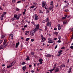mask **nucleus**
Here are the masks:
<instances>
[{"label":"nucleus","mask_w":73,"mask_h":73,"mask_svg":"<svg viewBox=\"0 0 73 73\" xmlns=\"http://www.w3.org/2000/svg\"><path fill=\"white\" fill-rule=\"evenodd\" d=\"M26 68L27 67L26 66H24L22 68L23 70L24 71H25V70L26 69Z\"/></svg>","instance_id":"16"},{"label":"nucleus","mask_w":73,"mask_h":73,"mask_svg":"<svg viewBox=\"0 0 73 73\" xmlns=\"http://www.w3.org/2000/svg\"><path fill=\"white\" fill-rule=\"evenodd\" d=\"M14 17L15 18H17V15H14Z\"/></svg>","instance_id":"29"},{"label":"nucleus","mask_w":73,"mask_h":73,"mask_svg":"<svg viewBox=\"0 0 73 73\" xmlns=\"http://www.w3.org/2000/svg\"><path fill=\"white\" fill-rule=\"evenodd\" d=\"M39 12V13H42V11L41 10H40Z\"/></svg>","instance_id":"45"},{"label":"nucleus","mask_w":73,"mask_h":73,"mask_svg":"<svg viewBox=\"0 0 73 73\" xmlns=\"http://www.w3.org/2000/svg\"><path fill=\"white\" fill-rule=\"evenodd\" d=\"M40 36H41V38H43L44 37H43V35L42 34H41Z\"/></svg>","instance_id":"37"},{"label":"nucleus","mask_w":73,"mask_h":73,"mask_svg":"<svg viewBox=\"0 0 73 73\" xmlns=\"http://www.w3.org/2000/svg\"><path fill=\"white\" fill-rule=\"evenodd\" d=\"M53 8V6H51L49 8H48V10H50V11H51L52 9Z\"/></svg>","instance_id":"7"},{"label":"nucleus","mask_w":73,"mask_h":73,"mask_svg":"<svg viewBox=\"0 0 73 73\" xmlns=\"http://www.w3.org/2000/svg\"><path fill=\"white\" fill-rule=\"evenodd\" d=\"M52 71H53V70H52L51 69V70L50 71V72L51 73H52Z\"/></svg>","instance_id":"58"},{"label":"nucleus","mask_w":73,"mask_h":73,"mask_svg":"<svg viewBox=\"0 0 73 73\" xmlns=\"http://www.w3.org/2000/svg\"><path fill=\"white\" fill-rule=\"evenodd\" d=\"M27 10L26 9H25L24 10V12H26V10Z\"/></svg>","instance_id":"62"},{"label":"nucleus","mask_w":73,"mask_h":73,"mask_svg":"<svg viewBox=\"0 0 73 73\" xmlns=\"http://www.w3.org/2000/svg\"><path fill=\"white\" fill-rule=\"evenodd\" d=\"M7 44H3V45H2V46L3 48H5V46H7Z\"/></svg>","instance_id":"22"},{"label":"nucleus","mask_w":73,"mask_h":73,"mask_svg":"<svg viewBox=\"0 0 73 73\" xmlns=\"http://www.w3.org/2000/svg\"><path fill=\"white\" fill-rule=\"evenodd\" d=\"M25 32H26L27 33H29V31H25Z\"/></svg>","instance_id":"51"},{"label":"nucleus","mask_w":73,"mask_h":73,"mask_svg":"<svg viewBox=\"0 0 73 73\" xmlns=\"http://www.w3.org/2000/svg\"><path fill=\"white\" fill-rule=\"evenodd\" d=\"M25 62H23L22 63V65H25Z\"/></svg>","instance_id":"35"},{"label":"nucleus","mask_w":73,"mask_h":73,"mask_svg":"<svg viewBox=\"0 0 73 73\" xmlns=\"http://www.w3.org/2000/svg\"><path fill=\"white\" fill-rule=\"evenodd\" d=\"M58 30H60V29H61V27L60 25H58Z\"/></svg>","instance_id":"18"},{"label":"nucleus","mask_w":73,"mask_h":73,"mask_svg":"<svg viewBox=\"0 0 73 73\" xmlns=\"http://www.w3.org/2000/svg\"><path fill=\"white\" fill-rule=\"evenodd\" d=\"M56 69V67H54L53 69H52V70H54V69Z\"/></svg>","instance_id":"46"},{"label":"nucleus","mask_w":73,"mask_h":73,"mask_svg":"<svg viewBox=\"0 0 73 73\" xmlns=\"http://www.w3.org/2000/svg\"><path fill=\"white\" fill-rule=\"evenodd\" d=\"M58 38L59 40H60L61 39V36H59L58 37Z\"/></svg>","instance_id":"28"},{"label":"nucleus","mask_w":73,"mask_h":73,"mask_svg":"<svg viewBox=\"0 0 73 73\" xmlns=\"http://www.w3.org/2000/svg\"><path fill=\"white\" fill-rule=\"evenodd\" d=\"M63 67H65V66L64 64H62L60 66V68H62Z\"/></svg>","instance_id":"21"},{"label":"nucleus","mask_w":73,"mask_h":73,"mask_svg":"<svg viewBox=\"0 0 73 73\" xmlns=\"http://www.w3.org/2000/svg\"><path fill=\"white\" fill-rule=\"evenodd\" d=\"M47 11H46V13H49V11H50V10H48V8H47Z\"/></svg>","instance_id":"31"},{"label":"nucleus","mask_w":73,"mask_h":73,"mask_svg":"<svg viewBox=\"0 0 73 73\" xmlns=\"http://www.w3.org/2000/svg\"><path fill=\"white\" fill-rule=\"evenodd\" d=\"M66 12H69V10L67 9L65 11Z\"/></svg>","instance_id":"38"},{"label":"nucleus","mask_w":73,"mask_h":73,"mask_svg":"<svg viewBox=\"0 0 73 73\" xmlns=\"http://www.w3.org/2000/svg\"><path fill=\"white\" fill-rule=\"evenodd\" d=\"M60 40H59L57 41V42H59V43H60V42H61V41Z\"/></svg>","instance_id":"36"},{"label":"nucleus","mask_w":73,"mask_h":73,"mask_svg":"<svg viewBox=\"0 0 73 73\" xmlns=\"http://www.w3.org/2000/svg\"><path fill=\"white\" fill-rule=\"evenodd\" d=\"M57 48V45L55 47V48L56 49Z\"/></svg>","instance_id":"59"},{"label":"nucleus","mask_w":73,"mask_h":73,"mask_svg":"<svg viewBox=\"0 0 73 73\" xmlns=\"http://www.w3.org/2000/svg\"><path fill=\"white\" fill-rule=\"evenodd\" d=\"M55 70H56L54 72L55 73H56L57 72H59V69H58V68H56Z\"/></svg>","instance_id":"9"},{"label":"nucleus","mask_w":73,"mask_h":73,"mask_svg":"<svg viewBox=\"0 0 73 73\" xmlns=\"http://www.w3.org/2000/svg\"><path fill=\"white\" fill-rule=\"evenodd\" d=\"M15 0H12V2H13V3H15Z\"/></svg>","instance_id":"54"},{"label":"nucleus","mask_w":73,"mask_h":73,"mask_svg":"<svg viewBox=\"0 0 73 73\" xmlns=\"http://www.w3.org/2000/svg\"><path fill=\"white\" fill-rule=\"evenodd\" d=\"M31 55L32 56H35V55H34V52H31Z\"/></svg>","instance_id":"24"},{"label":"nucleus","mask_w":73,"mask_h":73,"mask_svg":"<svg viewBox=\"0 0 73 73\" xmlns=\"http://www.w3.org/2000/svg\"><path fill=\"white\" fill-rule=\"evenodd\" d=\"M31 72L32 73H34V72H35V71L33 70H31Z\"/></svg>","instance_id":"60"},{"label":"nucleus","mask_w":73,"mask_h":73,"mask_svg":"<svg viewBox=\"0 0 73 73\" xmlns=\"http://www.w3.org/2000/svg\"><path fill=\"white\" fill-rule=\"evenodd\" d=\"M6 42H7L5 41V39L3 42V45H5V44H6Z\"/></svg>","instance_id":"25"},{"label":"nucleus","mask_w":73,"mask_h":73,"mask_svg":"<svg viewBox=\"0 0 73 73\" xmlns=\"http://www.w3.org/2000/svg\"><path fill=\"white\" fill-rule=\"evenodd\" d=\"M42 7H44L45 6V3L44 2H42Z\"/></svg>","instance_id":"12"},{"label":"nucleus","mask_w":73,"mask_h":73,"mask_svg":"<svg viewBox=\"0 0 73 73\" xmlns=\"http://www.w3.org/2000/svg\"><path fill=\"white\" fill-rule=\"evenodd\" d=\"M33 4L35 6H36L37 5V3H33Z\"/></svg>","instance_id":"34"},{"label":"nucleus","mask_w":73,"mask_h":73,"mask_svg":"<svg viewBox=\"0 0 73 73\" xmlns=\"http://www.w3.org/2000/svg\"><path fill=\"white\" fill-rule=\"evenodd\" d=\"M23 15H24L25 14V12H23Z\"/></svg>","instance_id":"61"},{"label":"nucleus","mask_w":73,"mask_h":73,"mask_svg":"<svg viewBox=\"0 0 73 73\" xmlns=\"http://www.w3.org/2000/svg\"><path fill=\"white\" fill-rule=\"evenodd\" d=\"M22 14H19L18 15V17L16 19V20H19V19H20V17H21V16Z\"/></svg>","instance_id":"6"},{"label":"nucleus","mask_w":73,"mask_h":73,"mask_svg":"<svg viewBox=\"0 0 73 73\" xmlns=\"http://www.w3.org/2000/svg\"><path fill=\"white\" fill-rule=\"evenodd\" d=\"M27 58H26V61H28V60H29L30 59H29V56H27Z\"/></svg>","instance_id":"14"},{"label":"nucleus","mask_w":73,"mask_h":73,"mask_svg":"<svg viewBox=\"0 0 73 73\" xmlns=\"http://www.w3.org/2000/svg\"><path fill=\"white\" fill-rule=\"evenodd\" d=\"M4 14H2L1 15V17H4Z\"/></svg>","instance_id":"42"},{"label":"nucleus","mask_w":73,"mask_h":73,"mask_svg":"<svg viewBox=\"0 0 73 73\" xmlns=\"http://www.w3.org/2000/svg\"><path fill=\"white\" fill-rule=\"evenodd\" d=\"M51 24H52V22H47V24H46L47 27H49V26H51Z\"/></svg>","instance_id":"5"},{"label":"nucleus","mask_w":73,"mask_h":73,"mask_svg":"<svg viewBox=\"0 0 73 73\" xmlns=\"http://www.w3.org/2000/svg\"><path fill=\"white\" fill-rule=\"evenodd\" d=\"M43 60L42 59H40L39 60V62H42Z\"/></svg>","instance_id":"23"},{"label":"nucleus","mask_w":73,"mask_h":73,"mask_svg":"<svg viewBox=\"0 0 73 73\" xmlns=\"http://www.w3.org/2000/svg\"><path fill=\"white\" fill-rule=\"evenodd\" d=\"M30 40V38H27L26 40V41H28V40Z\"/></svg>","instance_id":"30"},{"label":"nucleus","mask_w":73,"mask_h":73,"mask_svg":"<svg viewBox=\"0 0 73 73\" xmlns=\"http://www.w3.org/2000/svg\"><path fill=\"white\" fill-rule=\"evenodd\" d=\"M16 11H20V9H18V8H17L16 9Z\"/></svg>","instance_id":"32"},{"label":"nucleus","mask_w":73,"mask_h":73,"mask_svg":"<svg viewBox=\"0 0 73 73\" xmlns=\"http://www.w3.org/2000/svg\"><path fill=\"white\" fill-rule=\"evenodd\" d=\"M64 16H65V17H66H66H68V15H64Z\"/></svg>","instance_id":"49"},{"label":"nucleus","mask_w":73,"mask_h":73,"mask_svg":"<svg viewBox=\"0 0 73 73\" xmlns=\"http://www.w3.org/2000/svg\"><path fill=\"white\" fill-rule=\"evenodd\" d=\"M9 36L11 37V39H13V34H10L9 35Z\"/></svg>","instance_id":"15"},{"label":"nucleus","mask_w":73,"mask_h":73,"mask_svg":"<svg viewBox=\"0 0 73 73\" xmlns=\"http://www.w3.org/2000/svg\"><path fill=\"white\" fill-rule=\"evenodd\" d=\"M15 64V63L14 61L13 62L11 63L10 64L9 66H7V68L8 69V68H10V67H11L12 66H13V65H14Z\"/></svg>","instance_id":"2"},{"label":"nucleus","mask_w":73,"mask_h":73,"mask_svg":"<svg viewBox=\"0 0 73 73\" xmlns=\"http://www.w3.org/2000/svg\"><path fill=\"white\" fill-rule=\"evenodd\" d=\"M31 23L32 24H35V22H34L33 21H32L31 22Z\"/></svg>","instance_id":"53"},{"label":"nucleus","mask_w":73,"mask_h":73,"mask_svg":"<svg viewBox=\"0 0 73 73\" xmlns=\"http://www.w3.org/2000/svg\"><path fill=\"white\" fill-rule=\"evenodd\" d=\"M38 19H39V18H38V17L37 15V14H35L34 16V20H35L36 21V20H38Z\"/></svg>","instance_id":"3"},{"label":"nucleus","mask_w":73,"mask_h":73,"mask_svg":"<svg viewBox=\"0 0 73 73\" xmlns=\"http://www.w3.org/2000/svg\"><path fill=\"white\" fill-rule=\"evenodd\" d=\"M29 68H31L32 67V65H29Z\"/></svg>","instance_id":"64"},{"label":"nucleus","mask_w":73,"mask_h":73,"mask_svg":"<svg viewBox=\"0 0 73 73\" xmlns=\"http://www.w3.org/2000/svg\"><path fill=\"white\" fill-rule=\"evenodd\" d=\"M70 48L71 49H73V46H70Z\"/></svg>","instance_id":"50"},{"label":"nucleus","mask_w":73,"mask_h":73,"mask_svg":"<svg viewBox=\"0 0 73 73\" xmlns=\"http://www.w3.org/2000/svg\"><path fill=\"white\" fill-rule=\"evenodd\" d=\"M35 7V6H34L33 5H32L31 7V8H34Z\"/></svg>","instance_id":"43"},{"label":"nucleus","mask_w":73,"mask_h":73,"mask_svg":"<svg viewBox=\"0 0 73 73\" xmlns=\"http://www.w3.org/2000/svg\"><path fill=\"white\" fill-rule=\"evenodd\" d=\"M54 30L55 31H56V29H57V28L55 27L54 28Z\"/></svg>","instance_id":"52"},{"label":"nucleus","mask_w":73,"mask_h":73,"mask_svg":"<svg viewBox=\"0 0 73 73\" xmlns=\"http://www.w3.org/2000/svg\"><path fill=\"white\" fill-rule=\"evenodd\" d=\"M45 56H46V57H47L50 58L52 57V55L50 54H47V55H45Z\"/></svg>","instance_id":"11"},{"label":"nucleus","mask_w":73,"mask_h":73,"mask_svg":"<svg viewBox=\"0 0 73 73\" xmlns=\"http://www.w3.org/2000/svg\"><path fill=\"white\" fill-rule=\"evenodd\" d=\"M0 44H1V43H2V42H3V40H0Z\"/></svg>","instance_id":"63"},{"label":"nucleus","mask_w":73,"mask_h":73,"mask_svg":"<svg viewBox=\"0 0 73 73\" xmlns=\"http://www.w3.org/2000/svg\"><path fill=\"white\" fill-rule=\"evenodd\" d=\"M20 44V42H19L18 43H16V46H15V48H17V47L19 46V44Z\"/></svg>","instance_id":"8"},{"label":"nucleus","mask_w":73,"mask_h":73,"mask_svg":"<svg viewBox=\"0 0 73 73\" xmlns=\"http://www.w3.org/2000/svg\"><path fill=\"white\" fill-rule=\"evenodd\" d=\"M34 41V39H32L31 40V41L32 42H33V41Z\"/></svg>","instance_id":"48"},{"label":"nucleus","mask_w":73,"mask_h":73,"mask_svg":"<svg viewBox=\"0 0 73 73\" xmlns=\"http://www.w3.org/2000/svg\"><path fill=\"white\" fill-rule=\"evenodd\" d=\"M66 19V17H63L62 19V20H64V19Z\"/></svg>","instance_id":"39"},{"label":"nucleus","mask_w":73,"mask_h":73,"mask_svg":"<svg viewBox=\"0 0 73 73\" xmlns=\"http://www.w3.org/2000/svg\"><path fill=\"white\" fill-rule=\"evenodd\" d=\"M46 22H47L48 23V22H49V18H47L46 19H45Z\"/></svg>","instance_id":"10"},{"label":"nucleus","mask_w":73,"mask_h":73,"mask_svg":"<svg viewBox=\"0 0 73 73\" xmlns=\"http://www.w3.org/2000/svg\"><path fill=\"white\" fill-rule=\"evenodd\" d=\"M66 23H67V22L66 21H64L63 24H64V25L65 24H66Z\"/></svg>","instance_id":"27"},{"label":"nucleus","mask_w":73,"mask_h":73,"mask_svg":"<svg viewBox=\"0 0 73 73\" xmlns=\"http://www.w3.org/2000/svg\"><path fill=\"white\" fill-rule=\"evenodd\" d=\"M28 27V26L27 25H25L24 26V28H27Z\"/></svg>","instance_id":"41"},{"label":"nucleus","mask_w":73,"mask_h":73,"mask_svg":"<svg viewBox=\"0 0 73 73\" xmlns=\"http://www.w3.org/2000/svg\"><path fill=\"white\" fill-rule=\"evenodd\" d=\"M53 4V1H52L50 2V5H52Z\"/></svg>","instance_id":"26"},{"label":"nucleus","mask_w":73,"mask_h":73,"mask_svg":"<svg viewBox=\"0 0 73 73\" xmlns=\"http://www.w3.org/2000/svg\"><path fill=\"white\" fill-rule=\"evenodd\" d=\"M71 69H72V68L70 67L68 69L69 71L68 72V73H70L71 72Z\"/></svg>","instance_id":"19"},{"label":"nucleus","mask_w":73,"mask_h":73,"mask_svg":"<svg viewBox=\"0 0 73 73\" xmlns=\"http://www.w3.org/2000/svg\"><path fill=\"white\" fill-rule=\"evenodd\" d=\"M62 50H60L58 52L59 54H62Z\"/></svg>","instance_id":"17"},{"label":"nucleus","mask_w":73,"mask_h":73,"mask_svg":"<svg viewBox=\"0 0 73 73\" xmlns=\"http://www.w3.org/2000/svg\"><path fill=\"white\" fill-rule=\"evenodd\" d=\"M63 1L65 3H68V1H66V0H64Z\"/></svg>","instance_id":"40"},{"label":"nucleus","mask_w":73,"mask_h":73,"mask_svg":"<svg viewBox=\"0 0 73 73\" xmlns=\"http://www.w3.org/2000/svg\"><path fill=\"white\" fill-rule=\"evenodd\" d=\"M5 37V35H1V38H4Z\"/></svg>","instance_id":"20"},{"label":"nucleus","mask_w":73,"mask_h":73,"mask_svg":"<svg viewBox=\"0 0 73 73\" xmlns=\"http://www.w3.org/2000/svg\"><path fill=\"white\" fill-rule=\"evenodd\" d=\"M47 29V27H45V31H46V29Z\"/></svg>","instance_id":"47"},{"label":"nucleus","mask_w":73,"mask_h":73,"mask_svg":"<svg viewBox=\"0 0 73 73\" xmlns=\"http://www.w3.org/2000/svg\"><path fill=\"white\" fill-rule=\"evenodd\" d=\"M0 49L1 50V49H3V46H2V45H1V46H0Z\"/></svg>","instance_id":"33"},{"label":"nucleus","mask_w":73,"mask_h":73,"mask_svg":"<svg viewBox=\"0 0 73 73\" xmlns=\"http://www.w3.org/2000/svg\"><path fill=\"white\" fill-rule=\"evenodd\" d=\"M39 24H38L36 25V27L35 29L34 30H32V31L31 32L30 35L31 36H33V35H34V34L37 31H38V29H39Z\"/></svg>","instance_id":"1"},{"label":"nucleus","mask_w":73,"mask_h":73,"mask_svg":"<svg viewBox=\"0 0 73 73\" xmlns=\"http://www.w3.org/2000/svg\"><path fill=\"white\" fill-rule=\"evenodd\" d=\"M5 69H4L3 70H2V71L3 72H5Z\"/></svg>","instance_id":"55"},{"label":"nucleus","mask_w":73,"mask_h":73,"mask_svg":"<svg viewBox=\"0 0 73 73\" xmlns=\"http://www.w3.org/2000/svg\"><path fill=\"white\" fill-rule=\"evenodd\" d=\"M1 20H3V17H1Z\"/></svg>","instance_id":"56"},{"label":"nucleus","mask_w":73,"mask_h":73,"mask_svg":"<svg viewBox=\"0 0 73 73\" xmlns=\"http://www.w3.org/2000/svg\"><path fill=\"white\" fill-rule=\"evenodd\" d=\"M42 39V40L41 41L42 42H43L44 41H45L46 40V39L45 38H41Z\"/></svg>","instance_id":"13"},{"label":"nucleus","mask_w":73,"mask_h":73,"mask_svg":"<svg viewBox=\"0 0 73 73\" xmlns=\"http://www.w3.org/2000/svg\"><path fill=\"white\" fill-rule=\"evenodd\" d=\"M48 42L50 44H51L52 43H53V39L52 38H48Z\"/></svg>","instance_id":"4"},{"label":"nucleus","mask_w":73,"mask_h":73,"mask_svg":"<svg viewBox=\"0 0 73 73\" xmlns=\"http://www.w3.org/2000/svg\"><path fill=\"white\" fill-rule=\"evenodd\" d=\"M45 22H46V21H45V19L42 21V23H44Z\"/></svg>","instance_id":"44"},{"label":"nucleus","mask_w":73,"mask_h":73,"mask_svg":"<svg viewBox=\"0 0 73 73\" xmlns=\"http://www.w3.org/2000/svg\"><path fill=\"white\" fill-rule=\"evenodd\" d=\"M65 49V47H63L61 48L62 49Z\"/></svg>","instance_id":"57"}]
</instances>
